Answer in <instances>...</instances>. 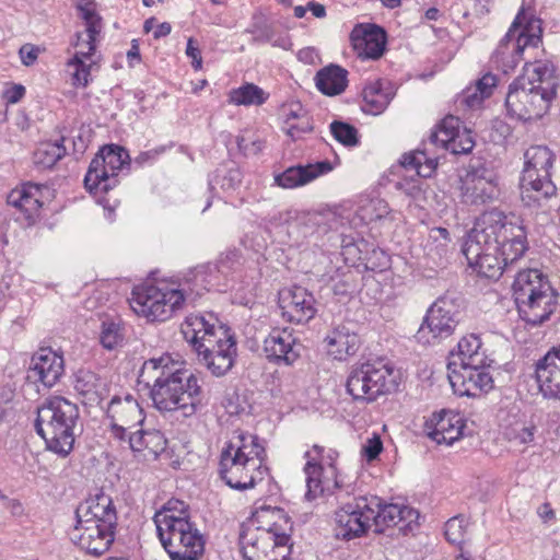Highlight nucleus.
I'll list each match as a JSON object with an SVG mask.
<instances>
[{
    "label": "nucleus",
    "mask_w": 560,
    "mask_h": 560,
    "mask_svg": "<svg viewBox=\"0 0 560 560\" xmlns=\"http://www.w3.org/2000/svg\"><path fill=\"white\" fill-rule=\"evenodd\" d=\"M107 416L112 421V434L119 441H125L131 429L144 421L142 408L130 394L125 397L114 396L108 404Z\"/></svg>",
    "instance_id": "nucleus-18"
},
{
    "label": "nucleus",
    "mask_w": 560,
    "mask_h": 560,
    "mask_svg": "<svg viewBox=\"0 0 560 560\" xmlns=\"http://www.w3.org/2000/svg\"><path fill=\"white\" fill-rule=\"evenodd\" d=\"M65 139L55 142H43L34 152V164L40 168L52 167L66 154Z\"/></svg>",
    "instance_id": "nucleus-42"
},
{
    "label": "nucleus",
    "mask_w": 560,
    "mask_h": 560,
    "mask_svg": "<svg viewBox=\"0 0 560 560\" xmlns=\"http://www.w3.org/2000/svg\"><path fill=\"white\" fill-rule=\"evenodd\" d=\"M520 317L530 326L548 320L558 305V293L538 269L518 271L512 285Z\"/></svg>",
    "instance_id": "nucleus-9"
},
{
    "label": "nucleus",
    "mask_w": 560,
    "mask_h": 560,
    "mask_svg": "<svg viewBox=\"0 0 560 560\" xmlns=\"http://www.w3.org/2000/svg\"><path fill=\"white\" fill-rule=\"evenodd\" d=\"M268 98V94L254 83H246L238 89H234L229 94V102L234 105H261Z\"/></svg>",
    "instance_id": "nucleus-43"
},
{
    "label": "nucleus",
    "mask_w": 560,
    "mask_h": 560,
    "mask_svg": "<svg viewBox=\"0 0 560 560\" xmlns=\"http://www.w3.org/2000/svg\"><path fill=\"white\" fill-rule=\"evenodd\" d=\"M158 537L171 560H199L205 540L190 521L188 505L178 499L168 500L153 517Z\"/></svg>",
    "instance_id": "nucleus-6"
},
{
    "label": "nucleus",
    "mask_w": 560,
    "mask_h": 560,
    "mask_svg": "<svg viewBox=\"0 0 560 560\" xmlns=\"http://www.w3.org/2000/svg\"><path fill=\"white\" fill-rule=\"evenodd\" d=\"M558 85L551 62L525 63L523 73L510 84L505 98L508 113L524 121L540 119L549 110Z\"/></svg>",
    "instance_id": "nucleus-4"
},
{
    "label": "nucleus",
    "mask_w": 560,
    "mask_h": 560,
    "mask_svg": "<svg viewBox=\"0 0 560 560\" xmlns=\"http://www.w3.org/2000/svg\"><path fill=\"white\" fill-rule=\"evenodd\" d=\"M555 155L545 145H532L524 153L520 189L527 208L550 212L559 208L557 186L551 180Z\"/></svg>",
    "instance_id": "nucleus-8"
},
{
    "label": "nucleus",
    "mask_w": 560,
    "mask_h": 560,
    "mask_svg": "<svg viewBox=\"0 0 560 560\" xmlns=\"http://www.w3.org/2000/svg\"><path fill=\"white\" fill-rule=\"evenodd\" d=\"M75 518L117 527V512L110 495L103 491L90 497L75 509Z\"/></svg>",
    "instance_id": "nucleus-28"
},
{
    "label": "nucleus",
    "mask_w": 560,
    "mask_h": 560,
    "mask_svg": "<svg viewBox=\"0 0 560 560\" xmlns=\"http://www.w3.org/2000/svg\"><path fill=\"white\" fill-rule=\"evenodd\" d=\"M527 248L522 221L493 210L476 221L462 246V253L468 266L479 276L499 279L523 257Z\"/></svg>",
    "instance_id": "nucleus-1"
},
{
    "label": "nucleus",
    "mask_w": 560,
    "mask_h": 560,
    "mask_svg": "<svg viewBox=\"0 0 560 560\" xmlns=\"http://www.w3.org/2000/svg\"><path fill=\"white\" fill-rule=\"evenodd\" d=\"M330 132L334 138L346 147L359 144L358 130L352 125L335 120L330 124Z\"/></svg>",
    "instance_id": "nucleus-48"
},
{
    "label": "nucleus",
    "mask_w": 560,
    "mask_h": 560,
    "mask_svg": "<svg viewBox=\"0 0 560 560\" xmlns=\"http://www.w3.org/2000/svg\"><path fill=\"white\" fill-rule=\"evenodd\" d=\"M298 59L305 65H315L319 60V56L315 48L305 47L299 50Z\"/></svg>",
    "instance_id": "nucleus-61"
},
{
    "label": "nucleus",
    "mask_w": 560,
    "mask_h": 560,
    "mask_svg": "<svg viewBox=\"0 0 560 560\" xmlns=\"http://www.w3.org/2000/svg\"><path fill=\"white\" fill-rule=\"evenodd\" d=\"M475 147V140L472 138L471 131L464 129L460 131L458 128V131L456 132V136L451 143L450 151L453 154H467L472 151Z\"/></svg>",
    "instance_id": "nucleus-52"
},
{
    "label": "nucleus",
    "mask_w": 560,
    "mask_h": 560,
    "mask_svg": "<svg viewBox=\"0 0 560 560\" xmlns=\"http://www.w3.org/2000/svg\"><path fill=\"white\" fill-rule=\"evenodd\" d=\"M294 219H298V212L295 210L280 211L270 218V224L275 226L291 224Z\"/></svg>",
    "instance_id": "nucleus-59"
},
{
    "label": "nucleus",
    "mask_w": 560,
    "mask_h": 560,
    "mask_svg": "<svg viewBox=\"0 0 560 560\" xmlns=\"http://www.w3.org/2000/svg\"><path fill=\"white\" fill-rule=\"evenodd\" d=\"M489 361L493 360L486 354L480 338L471 334L463 337L457 343V349L450 353L447 369L451 371V368L459 369L468 365L489 364Z\"/></svg>",
    "instance_id": "nucleus-30"
},
{
    "label": "nucleus",
    "mask_w": 560,
    "mask_h": 560,
    "mask_svg": "<svg viewBox=\"0 0 560 560\" xmlns=\"http://www.w3.org/2000/svg\"><path fill=\"white\" fill-rule=\"evenodd\" d=\"M242 183V172L237 166L217 170L209 185H219L224 190L235 189Z\"/></svg>",
    "instance_id": "nucleus-47"
},
{
    "label": "nucleus",
    "mask_w": 560,
    "mask_h": 560,
    "mask_svg": "<svg viewBox=\"0 0 560 560\" xmlns=\"http://www.w3.org/2000/svg\"><path fill=\"white\" fill-rule=\"evenodd\" d=\"M91 57H84L80 50L75 52L72 59L67 63L69 68H73L71 74V84L75 88H85L89 84L91 65L86 60Z\"/></svg>",
    "instance_id": "nucleus-46"
},
{
    "label": "nucleus",
    "mask_w": 560,
    "mask_h": 560,
    "mask_svg": "<svg viewBox=\"0 0 560 560\" xmlns=\"http://www.w3.org/2000/svg\"><path fill=\"white\" fill-rule=\"evenodd\" d=\"M399 374L384 360L354 364L347 377V392L354 400L372 402L398 387Z\"/></svg>",
    "instance_id": "nucleus-10"
},
{
    "label": "nucleus",
    "mask_w": 560,
    "mask_h": 560,
    "mask_svg": "<svg viewBox=\"0 0 560 560\" xmlns=\"http://www.w3.org/2000/svg\"><path fill=\"white\" fill-rule=\"evenodd\" d=\"M425 428L428 436L438 444L452 445L457 441L464 429L463 418L459 413L451 410H441L431 416Z\"/></svg>",
    "instance_id": "nucleus-27"
},
{
    "label": "nucleus",
    "mask_w": 560,
    "mask_h": 560,
    "mask_svg": "<svg viewBox=\"0 0 560 560\" xmlns=\"http://www.w3.org/2000/svg\"><path fill=\"white\" fill-rule=\"evenodd\" d=\"M77 404L62 396H50L37 407L35 429L47 450L67 457L73 450L75 436L81 433Z\"/></svg>",
    "instance_id": "nucleus-7"
},
{
    "label": "nucleus",
    "mask_w": 560,
    "mask_h": 560,
    "mask_svg": "<svg viewBox=\"0 0 560 560\" xmlns=\"http://www.w3.org/2000/svg\"><path fill=\"white\" fill-rule=\"evenodd\" d=\"M39 195L38 185L27 183L11 190L7 197V202L23 213L26 219H32L42 207Z\"/></svg>",
    "instance_id": "nucleus-38"
},
{
    "label": "nucleus",
    "mask_w": 560,
    "mask_h": 560,
    "mask_svg": "<svg viewBox=\"0 0 560 560\" xmlns=\"http://www.w3.org/2000/svg\"><path fill=\"white\" fill-rule=\"evenodd\" d=\"M517 23L510 26L492 56V62L503 73H509L516 68L523 59L524 50L527 48L525 44L515 37Z\"/></svg>",
    "instance_id": "nucleus-31"
},
{
    "label": "nucleus",
    "mask_w": 560,
    "mask_h": 560,
    "mask_svg": "<svg viewBox=\"0 0 560 560\" xmlns=\"http://www.w3.org/2000/svg\"><path fill=\"white\" fill-rule=\"evenodd\" d=\"M460 189L463 202L471 206L491 202L499 194L494 174L486 168L468 172Z\"/></svg>",
    "instance_id": "nucleus-21"
},
{
    "label": "nucleus",
    "mask_w": 560,
    "mask_h": 560,
    "mask_svg": "<svg viewBox=\"0 0 560 560\" xmlns=\"http://www.w3.org/2000/svg\"><path fill=\"white\" fill-rule=\"evenodd\" d=\"M375 533H384L387 528H397L399 533L408 534L413 529L419 520V512L408 505L396 503H382L377 498V504H373Z\"/></svg>",
    "instance_id": "nucleus-19"
},
{
    "label": "nucleus",
    "mask_w": 560,
    "mask_h": 560,
    "mask_svg": "<svg viewBox=\"0 0 560 560\" xmlns=\"http://www.w3.org/2000/svg\"><path fill=\"white\" fill-rule=\"evenodd\" d=\"M265 459L258 436L236 431L221 451L218 471L230 488L244 491L264 479L268 470Z\"/></svg>",
    "instance_id": "nucleus-5"
},
{
    "label": "nucleus",
    "mask_w": 560,
    "mask_h": 560,
    "mask_svg": "<svg viewBox=\"0 0 560 560\" xmlns=\"http://www.w3.org/2000/svg\"><path fill=\"white\" fill-rule=\"evenodd\" d=\"M86 25V40L84 42L88 50H80V54L84 57H92L94 54L96 46L95 40L96 36L100 34L102 30V18L98 16L95 20H91L85 22Z\"/></svg>",
    "instance_id": "nucleus-53"
},
{
    "label": "nucleus",
    "mask_w": 560,
    "mask_h": 560,
    "mask_svg": "<svg viewBox=\"0 0 560 560\" xmlns=\"http://www.w3.org/2000/svg\"><path fill=\"white\" fill-rule=\"evenodd\" d=\"M535 378L544 397L560 400V345L536 362Z\"/></svg>",
    "instance_id": "nucleus-25"
},
{
    "label": "nucleus",
    "mask_w": 560,
    "mask_h": 560,
    "mask_svg": "<svg viewBox=\"0 0 560 560\" xmlns=\"http://www.w3.org/2000/svg\"><path fill=\"white\" fill-rule=\"evenodd\" d=\"M493 363L494 361H489V364L468 365L459 369L451 368L448 380L454 393L459 396L479 397L490 392L494 387L491 373Z\"/></svg>",
    "instance_id": "nucleus-16"
},
{
    "label": "nucleus",
    "mask_w": 560,
    "mask_h": 560,
    "mask_svg": "<svg viewBox=\"0 0 560 560\" xmlns=\"http://www.w3.org/2000/svg\"><path fill=\"white\" fill-rule=\"evenodd\" d=\"M74 389L90 405L101 404L108 393L106 382L95 372L84 369L74 375Z\"/></svg>",
    "instance_id": "nucleus-33"
},
{
    "label": "nucleus",
    "mask_w": 560,
    "mask_h": 560,
    "mask_svg": "<svg viewBox=\"0 0 560 560\" xmlns=\"http://www.w3.org/2000/svg\"><path fill=\"white\" fill-rule=\"evenodd\" d=\"M350 42L358 58L376 60L385 50L386 34L375 24H358L350 33Z\"/></svg>",
    "instance_id": "nucleus-24"
},
{
    "label": "nucleus",
    "mask_w": 560,
    "mask_h": 560,
    "mask_svg": "<svg viewBox=\"0 0 560 560\" xmlns=\"http://www.w3.org/2000/svg\"><path fill=\"white\" fill-rule=\"evenodd\" d=\"M282 316L291 323L305 324L317 313L314 295L303 287L293 285L279 292Z\"/></svg>",
    "instance_id": "nucleus-20"
},
{
    "label": "nucleus",
    "mask_w": 560,
    "mask_h": 560,
    "mask_svg": "<svg viewBox=\"0 0 560 560\" xmlns=\"http://www.w3.org/2000/svg\"><path fill=\"white\" fill-rule=\"evenodd\" d=\"M362 218L372 222L380 220L387 213V206L383 201H377L376 205L371 202L369 206L362 208Z\"/></svg>",
    "instance_id": "nucleus-56"
},
{
    "label": "nucleus",
    "mask_w": 560,
    "mask_h": 560,
    "mask_svg": "<svg viewBox=\"0 0 560 560\" xmlns=\"http://www.w3.org/2000/svg\"><path fill=\"white\" fill-rule=\"evenodd\" d=\"M79 10L81 12V18L84 20V22L95 20L100 15L95 11V8L92 3H85L84 5H79Z\"/></svg>",
    "instance_id": "nucleus-64"
},
{
    "label": "nucleus",
    "mask_w": 560,
    "mask_h": 560,
    "mask_svg": "<svg viewBox=\"0 0 560 560\" xmlns=\"http://www.w3.org/2000/svg\"><path fill=\"white\" fill-rule=\"evenodd\" d=\"M332 170L334 165L327 160L306 165L290 166L282 173L275 174L273 183L283 189H293L304 186Z\"/></svg>",
    "instance_id": "nucleus-29"
},
{
    "label": "nucleus",
    "mask_w": 560,
    "mask_h": 560,
    "mask_svg": "<svg viewBox=\"0 0 560 560\" xmlns=\"http://www.w3.org/2000/svg\"><path fill=\"white\" fill-rule=\"evenodd\" d=\"M65 373L62 354L51 348H40L31 360L30 376L46 387H52Z\"/></svg>",
    "instance_id": "nucleus-26"
},
{
    "label": "nucleus",
    "mask_w": 560,
    "mask_h": 560,
    "mask_svg": "<svg viewBox=\"0 0 560 560\" xmlns=\"http://www.w3.org/2000/svg\"><path fill=\"white\" fill-rule=\"evenodd\" d=\"M305 114L306 112L302 108V106L299 103L291 105L288 112L285 113L287 127L292 124V120H299Z\"/></svg>",
    "instance_id": "nucleus-62"
},
{
    "label": "nucleus",
    "mask_w": 560,
    "mask_h": 560,
    "mask_svg": "<svg viewBox=\"0 0 560 560\" xmlns=\"http://www.w3.org/2000/svg\"><path fill=\"white\" fill-rule=\"evenodd\" d=\"M127 60L130 67L140 62V48L137 39L131 42V47L127 52Z\"/></svg>",
    "instance_id": "nucleus-63"
},
{
    "label": "nucleus",
    "mask_w": 560,
    "mask_h": 560,
    "mask_svg": "<svg viewBox=\"0 0 560 560\" xmlns=\"http://www.w3.org/2000/svg\"><path fill=\"white\" fill-rule=\"evenodd\" d=\"M325 342L328 354L340 361L354 355L361 345L359 335L347 325L334 327Z\"/></svg>",
    "instance_id": "nucleus-32"
},
{
    "label": "nucleus",
    "mask_w": 560,
    "mask_h": 560,
    "mask_svg": "<svg viewBox=\"0 0 560 560\" xmlns=\"http://www.w3.org/2000/svg\"><path fill=\"white\" fill-rule=\"evenodd\" d=\"M497 86V77L486 73L475 85L466 88L456 98V106L463 109H478L485 98L491 96Z\"/></svg>",
    "instance_id": "nucleus-36"
},
{
    "label": "nucleus",
    "mask_w": 560,
    "mask_h": 560,
    "mask_svg": "<svg viewBox=\"0 0 560 560\" xmlns=\"http://www.w3.org/2000/svg\"><path fill=\"white\" fill-rule=\"evenodd\" d=\"M467 521L464 516H454L450 518L445 523L444 535L447 541L453 545H460L464 542L466 530H467Z\"/></svg>",
    "instance_id": "nucleus-50"
},
{
    "label": "nucleus",
    "mask_w": 560,
    "mask_h": 560,
    "mask_svg": "<svg viewBox=\"0 0 560 560\" xmlns=\"http://www.w3.org/2000/svg\"><path fill=\"white\" fill-rule=\"evenodd\" d=\"M139 378L151 387V399L160 411H182L190 417L202 404L198 377L167 353L145 361Z\"/></svg>",
    "instance_id": "nucleus-2"
},
{
    "label": "nucleus",
    "mask_w": 560,
    "mask_h": 560,
    "mask_svg": "<svg viewBox=\"0 0 560 560\" xmlns=\"http://www.w3.org/2000/svg\"><path fill=\"white\" fill-rule=\"evenodd\" d=\"M180 330L199 364L213 376H224L233 368L237 355L235 337L212 313L189 314Z\"/></svg>",
    "instance_id": "nucleus-3"
},
{
    "label": "nucleus",
    "mask_w": 560,
    "mask_h": 560,
    "mask_svg": "<svg viewBox=\"0 0 560 560\" xmlns=\"http://www.w3.org/2000/svg\"><path fill=\"white\" fill-rule=\"evenodd\" d=\"M290 536L276 528H246L240 535L244 560H289Z\"/></svg>",
    "instance_id": "nucleus-13"
},
{
    "label": "nucleus",
    "mask_w": 560,
    "mask_h": 560,
    "mask_svg": "<svg viewBox=\"0 0 560 560\" xmlns=\"http://www.w3.org/2000/svg\"><path fill=\"white\" fill-rule=\"evenodd\" d=\"M401 165L406 170L416 172L417 177L428 178L431 177L438 167V159L430 156L427 150H416L402 155ZM396 188L401 190L407 196L417 198L421 191V180L411 177L410 179H402L396 183Z\"/></svg>",
    "instance_id": "nucleus-22"
},
{
    "label": "nucleus",
    "mask_w": 560,
    "mask_h": 560,
    "mask_svg": "<svg viewBox=\"0 0 560 560\" xmlns=\"http://www.w3.org/2000/svg\"><path fill=\"white\" fill-rule=\"evenodd\" d=\"M395 96L390 83L376 81L368 84L362 91L361 109L370 115L382 114Z\"/></svg>",
    "instance_id": "nucleus-34"
},
{
    "label": "nucleus",
    "mask_w": 560,
    "mask_h": 560,
    "mask_svg": "<svg viewBox=\"0 0 560 560\" xmlns=\"http://www.w3.org/2000/svg\"><path fill=\"white\" fill-rule=\"evenodd\" d=\"M382 451L383 442L378 435H373V438L368 439L362 446V454L369 462L376 459Z\"/></svg>",
    "instance_id": "nucleus-55"
},
{
    "label": "nucleus",
    "mask_w": 560,
    "mask_h": 560,
    "mask_svg": "<svg viewBox=\"0 0 560 560\" xmlns=\"http://www.w3.org/2000/svg\"><path fill=\"white\" fill-rule=\"evenodd\" d=\"M102 346L113 350L122 342V332L120 325L114 322H104L100 335Z\"/></svg>",
    "instance_id": "nucleus-51"
},
{
    "label": "nucleus",
    "mask_w": 560,
    "mask_h": 560,
    "mask_svg": "<svg viewBox=\"0 0 560 560\" xmlns=\"http://www.w3.org/2000/svg\"><path fill=\"white\" fill-rule=\"evenodd\" d=\"M313 129L312 122L307 115L302 116L296 122H292L287 127V133L293 140L301 138L303 135L311 132Z\"/></svg>",
    "instance_id": "nucleus-54"
},
{
    "label": "nucleus",
    "mask_w": 560,
    "mask_h": 560,
    "mask_svg": "<svg viewBox=\"0 0 560 560\" xmlns=\"http://www.w3.org/2000/svg\"><path fill=\"white\" fill-rule=\"evenodd\" d=\"M186 55L191 58V66L195 70H200L202 67L201 51L198 46L195 45L194 38H189L186 47Z\"/></svg>",
    "instance_id": "nucleus-58"
},
{
    "label": "nucleus",
    "mask_w": 560,
    "mask_h": 560,
    "mask_svg": "<svg viewBox=\"0 0 560 560\" xmlns=\"http://www.w3.org/2000/svg\"><path fill=\"white\" fill-rule=\"evenodd\" d=\"M127 442L132 452L148 451L156 458L166 448V439L159 430H137L127 434Z\"/></svg>",
    "instance_id": "nucleus-39"
},
{
    "label": "nucleus",
    "mask_w": 560,
    "mask_h": 560,
    "mask_svg": "<svg viewBox=\"0 0 560 560\" xmlns=\"http://www.w3.org/2000/svg\"><path fill=\"white\" fill-rule=\"evenodd\" d=\"M253 35L252 42L254 44H271L273 47L288 49L290 46L287 36H277L272 23H270L264 15L255 14L248 28L245 31Z\"/></svg>",
    "instance_id": "nucleus-40"
},
{
    "label": "nucleus",
    "mask_w": 560,
    "mask_h": 560,
    "mask_svg": "<svg viewBox=\"0 0 560 560\" xmlns=\"http://www.w3.org/2000/svg\"><path fill=\"white\" fill-rule=\"evenodd\" d=\"M185 303V293L166 284L133 289L130 306L138 315L152 322H164Z\"/></svg>",
    "instance_id": "nucleus-11"
},
{
    "label": "nucleus",
    "mask_w": 560,
    "mask_h": 560,
    "mask_svg": "<svg viewBox=\"0 0 560 560\" xmlns=\"http://www.w3.org/2000/svg\"><path fill=\"white\" fill-rule=\"evenodd\" d=\"M39 52V47L33 44H24L19 50L21 62L26 67L33 66L37 60Z\"/></svg>",
    "instance_id": "nucleus-57"
},
{
    "label": "nucleus",
    "mask_w": 560,
    "mask_h": 560,
    "mask_svg": "<svg viewBox=\"0 0 560 560\" xmlns=\"http://www.w3.org/2000/svg\"><path fill=\"white\" fill-rule=\"evenodd\" d=\"M458 323L456 305L446 298L438 299L417 331L416 337L423 343H430L434 339L447 338L454 332Z\"/></svg>",
    "instance_id": "nucleus-15"
},
{
    "label": "nucleus",
    "mask_w": 560,
    "mask_h": 560,
    "mask_svg": "<svg viewBox=\"0 0 560 560\" xmlns=\"http://www.w3.org/2000/svg\"><path fill=\"white\" fill-rule=\"evenodd\" d=\"M516 22L515 37L527 47H537L541 43V22L535 16L527 18L524 8H521L512 25Z\"/></svg>",
    "instance_id": "nucleus-41"
},
{
    "label": "nucleus",
    "mask_w": 560,
    "mask_h": 560,
    "mask_svg": "<svg viewBox=\"0 0 560 560\" xmlns=\"http://www.w3.org/2000/svg\"><path fill=\"white\" fill-rule=\"evenodd\" d=\"M317 90L327 96H336L345 92L348 86V71L330 63L322 68L314 78Z\"/></svg>",
    "instance_id": "nucleus-37"
},
{
    "label": "nucleus",
    "mask_w": 560,
    "mask_h": 560,
    "mask_svg": "<svg viewBox=\"0 0 560 560\" xmlns=\"http://www.w3.org/2000/svg\"><path fill=\"white\" fill-rule=\"evenodd\" d=\"M115 530V527L75 518V525L70 529L69 537L77 547L88 555L100 557L114 542Z\"/></svg>",
    "instance_id": "nucleus-17"
},
{
    "label": "nucleus",
    "mask_w": 560,
    "mask_h": 560,
    "mask_svg": "<svg viewBox=\"0 0 560 560\" xmlns=\"http://www.w3.org/2000/svg\"><path fill=\"white\" fill-rule=\"evenodd\" d=\"M164 149H153L144 152H140L133 160V162L139 165L143 166L145 164L152 163L161 153H163Z\"/></svg>",
    "instance_id": "nucleus-60"
},
{
    "label": "nucleus",
    "mask_w": 560,
    "mask_h": 560,
    "mask_svg": "<svg viewBox=\"0 0 560 560\" xmlns=\"http://www.w3.org/2000/svg\"><path fill=\"white\" fill-rule=\"evenodd\" d=\"M324 447L317 444L313 445L311 451H306L304 457L306 464L304 472L306 475V497L308 500L317 498L325 490H329V485L322 480L323 466L319 462Z\"/></svg>",
    "instance_id": "nucleus-35"
},
{
    "label": "nucleus",
    "mask_w": 560,
    "mask_h": 560,
    "mask_svg": "<svg viewBox=\"0 0 560 560\" xmlns=\"http://www.w3.org/2000/svg\"><path fill=\"white\" fill-rule=\"evenodd\" d=\"M129 163V153L122 147L104 145L90 163L84 177L85 188L92 194L107 192L115 188L119 183L118 172Z\"/></svg>",
    "instance_id": "nucleus-12"
},
{
    "label": "nucleus",
    "mask_w": 560,
    "mask_h": 560,
    "mask_svg": "<svg viewBox=\"0 0 560 560\" xmlns=\"http://www.w3.org/2000/svg\"><path fill=\"white\" fill-rule=\"evenodd\" d=\"M460 121L455 116L445 117L430 135L429 141L433 145H440L450 151L456 132L458 131Z\"/></svg>",
    "instance_id": "nucleus-44"
},
{
    "label": "nucleus",
    "mask_w": 560,
    "mask_h": 560,
    "mask_svg": "<svg viewBox=\"0 0 560 560\" xmlns=\"http://www.w3.org/2000/svg\"><path fill=\"white\" fill-rule=\"evenodd\" d=\"M536 431L532 421L517 420L504 429V436L516 446H526L534 441Z\"/></svg>",
    "instance_id": "nucleus-45"
},
{
    "label": "nucleus",
    "mask_w": 560,
    "mask_h": 560,
    "mask_svg": "<svg viewBox=\"0 0 560 560\" xmlns=\"http://www.w3.org/2000/svg\"><path fill=\"white\" fill-rule=\"evenodd\" d=\"M264 352L270 362L291 365L300 357V345L289 328H273L264 339Z\"/></svg>",
    "instance_id": "nucleus-23"
},
{
    "label": "nucleus",
    "mask_w": 560,
    "mask_h": 560,
    "mask_svg": "<svg viewBox=\"0 0 560 560\" xmlns=\"http://www.w3.org/2000/svg\"><path fill=\"white\" fill-rule=\"evenodd\" d=\"M373 504H377L376 497H360L341 505L335 512V536L342 540L364 536L373 525Z\"/></svg>",
    "instance_id": "nucleus-14"
},
{
    "label": "nucleus",
    "mask_w": 560,
    "mask_h": 560,
    "mask_svg": "<svg viewBox=\"0 0 560 560\" xmlns=\"http://www.w3.org/2000/svg\"><path fill=\"white\" fill-rule=\"evenodd\" d=\"M178 290L185 293V302L194 303L208 291L205 284V273L202 271H196L192 279H186L183 287Z\"/></svg>",
    "instance_id": "nucleus-49"
}]
</instances>
